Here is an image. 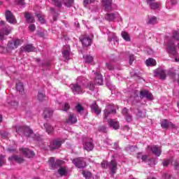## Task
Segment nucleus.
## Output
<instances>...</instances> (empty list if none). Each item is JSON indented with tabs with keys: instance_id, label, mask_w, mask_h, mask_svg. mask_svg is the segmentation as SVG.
<instances>
[{
	"instance_id": "obj_1",
	"label": "nucleus",
	"mask_w": 179,
	"mask_h": 179,
	"mask_svg": "<svg viewBox=\"0 0 179 179\" xmlns=\"http://www.w3.org/2000/svg\"><path fill=\"white\" fill-rule=\"evenodd\" d=\"M17 134L20 135H24V136H30L31 138H34L35 135L33 130L29 127L26 126H17L15 127Z\"/></svg>"
},
{
	"instance_id": "obj_2",
	"label": "nucleus",
	"mask_w": 179,
	"mask_h": 179,
	"mask_svg": "<svg viewBox=\"0 0 179 179\" xmlns=\"http://www.w3.org/2000/svg\"><path fill=\"white\" fill-rule=\"evenodd\" d=\"M80 79H82V78L79 77L77 80V83L70 85V87L74 94H82V93H85V91L83 90L85 85L83 83H80Z\"/></svg>"
},
{
	"instance_id": "obj_3",
	"label": "nucleus",
	"mask_w": 179,
	"mask_h": 179,
	"mask_svg": "<svg viewBox=\"0 0 179 179\" xmlns=\"http://www.w3.org/2000/svg\"><path fill=\"white\" fill-rule=\"evenodd\" d=\"M22 45V41L20 39H14L11 41H8L7 44V50L8 52H10V51L13 50H16L19 45Z\"/></svg>"
},
{
	"instance_id": "obj_4",
	"label": "nucleus",
	"mask_w": 179,
	"mask_h": 179,
	"mask_svg": "<svg viewBox=\"0 0 179 179\" xmlns=\"http://www.w3.org/2000/svg\"><path fill=\"white\" fill-rule=\"evenodd\" d=\"M167 74H169V72L163 69H157L154 71V76L159 78L162 80H164V79H166Z\"/></svg>"
},
{
	"instance_id": "obj_5",
	"label": "nucleus",
	"mask_w": 179,
	"mask_h": 179,
	"mask_svg": "<svg viewBox=\"0 0 179 179\" xmlns=\"http://www.w3.org/2000/svg\"><path fill=\"white\" fill-rule=\"evenodd\" d=\"M117 111L115 110V106L114 105H108L104 110L103 118L107 120L110 114H115Z\"/></svg>"
},
{
	"instance_id": "obj_6",
	"label": "nucleus",
	"mask_w": 179,
	"mask_h": 179,
	"mask_svg": "<svg viewBox=\"0 0 179 179\" xmlns=\"http://www.w3.org/2000/svg\"><path fill=\"white\" fill-rule=\"evenodd\" d=\"M6 20L8 23H10V24H15L16 23V18L15 17V15H13V13L10 12V10H7L5 13Z\"/></svg>"
},
{
	"instance_id": "obj_7",
	"label": "nucleus",
	"mask_w": 179,
	"mask_h": 179,
	"mask_svg": "<svg viewBox=\"0 0 179 179\" xmlns=\"http://www.w3.org/2000/svg\"><path fill=\"white\" fill-rule=\"evenodd\" d=\"M147 150H151L155 156H160L162 155V148L157 147V145H148L147 148Z\"/></svg>"
},
{
	"instance_id": "obj_8",
	"label": "nucleus",
	"mask_w": 179,
	"mask_h": 179,
	"mask_svg": "<svg viewBox=\"0 0 179 179\" xmlns=\"http://www.w3.org/2000/svg\"><path fill=\"white\" fill-rule=\"evenodd\" d=\"M73 164L78 169H83L86 167V162L83 160V158H77L73 160Z\"/></svg>"
},
{
	"instance_id": "obj_9",
	"label": "nucleus",
	"mask_w": 179,
	"mask_h": 179,
	"mask_svg": "<svg viewBox=\"0 0 179 179\" xmlns=\"http://www.w3.org/2000/svg\"><path fill=\"white\" fill-rule=\"evenodd\" d=\"M49 164L52 170H55L57 167H59L62 164V161L57 159L55 162V159L52 157L49 159Z\"/></svg>"
},
{
	"instance_id": "obj_10",
	"label": "nucleus",
	"mask_w": 179,
	"mask_h": 179,
	"mask_svg": "<svg viewBox=\"0 0 179 179\" xmlns=\"http://www.w3.org/2000/svg\"><path fill=\"white\" fill-rule=\"evenodd\" d=\"M64 142V140L59 138L54 140L50 145L51 150H55V149H59V147L62 146Z\"/></svg>"
},
{
	"instance_id": "obj_11",
	"label": "nucleus",
	"mask_w": 179,
	"mask_h": 179,
	"mask_svg": "<svg viewBox=\"0 0 179 179\" xmlns=\"http://www.w3.org/2000/svg\"><path fill=\"white\" fill-rule=\"evenodd\" d=\"M80 40L83 47H89L92 44V39L87 36H81Z\"/></svg>"
},
{
	"instance_id": "obj_12",
	"label": "nucleus",
	"mask_w": 179,
	"mask_h": 179,
	"mask_svg": "<svg viewBox=\"0 0 179 179\" xmlns=\"http://www.w3.org/2000/svg\"><path fill=\"white\" fill-rule=\"evenodd\" d=\"M140 97L143 99L144 97L147 99V100H152L153 94L147 90H142L140 92Z\"/></svg>"
},
{
	"instance_id": "obj_13",
	"label": "nucleus",
	"mask_w": 179,
	"mask_h": 179,
	"mask_svg": "<svg viewBox=\"0 0 179 179\" xmlns=\"http://www.w3.org/2000/svg\"><path fill=\"white\" fill-rule=\"evenodd\" d=\"M71 53V46L66 45L63 48L62 55L65 59H69V55Z\"/></svg>"
},
{
	"instance_id": "obj_14",
	"label": "nucleus",
	"mask_w": 179,
	"mask_h": 179,
	"mask_svg": "<svg viewBox=\"0 0 179 179\" xmlns=\"http://www.w3.org/2000/svg\"><path fill=\"white\" fill-rule=\"evenodd\" d=\"M102 3L105 8V10H106L107 12L113 9V7L111 6L113 3V0H102Z\"/></svg>"
},
{
	"instance_id": "obj_15",
	"label": "nucleus",
	"mask_w": 179,
	"mask_h": 179,
	"mask_svg": "<svg viewBox=\"0 0 179 179\" xmlns=\"http://www.w3.org/2000/svg\"><path fill=\"white\" fill-rule=\"evenodd\" d=\"M20 150L26 156V157H28V159H30L31 157H34V152L27 148H21Z\"/></svg>"
},
{
	"instance_id": "obj_16",
	"label": "nucleus",
	"mask_w": 179,
	"mask_h": 179,
	"mask_svg": "<svg viewBox=\"0 0 179 179\" xmlns=\"http://www.w3.org/2000/svg\"><path fill=\"white\" fill-rule=\"evenodd\" d=\"M108 169L111 171L112 174H115L117 171V162L112 160L109 162Z\"/></svg>"
},
{
	"instance_id": "obj_17",
	"label": "nucleus",
	"mask_w": 179,
	"mask_h": 179,
	"mask_svg": "<svg viewBox=\"0 0 179 179\" xmlns=\"http://www.w3.org/2000/svg\"><path fill=\"white\" fill-rule=\"evenodd\" d=\"M122 114H123L127 122H131V121H132V115L129 114L128 109H127L126 108H123V110H122Z\"/></svg>"
},
{
	"instance_id": "obj_18",
	"label": "nucleus",
	"mask_w": 179,
	"mask_h": 179,
	"mask_svg": "<svg viewBox=\"0 0 179 179\" xmlns=\"http://www.w3.org/2000/svg\"><path fill=\"white\" fill-rule=\"evenodd\" d=\"M68 124H76L78 122V119L73 113H70L66 120Z\"/></svg>"
},
{
	"instance_id": "obj_19",
	"label": "nucleus",
	"mask_w": 179,
	"mask_h": 179,
	"mask_svg": "<svg viewBox=\"0 0 179 179\" xmlns=\"http://www.w3.org/2000/svg\"><path fill=\"white\" fill-rule=\"evenodd\" d=\"M93 143H92V141L87 140L84 143V149L85 150H87V152H90V150H93Z\"/></svg>"
},
{
	"instance_id": "obj_20",
	"label": "nucleus",
	"mask_w": 179,
	"mask_h": 179,
	"mask_svg": "<svg viewBox=\"0 0 179 179\" xmlns=\"http://www.w3.org/2000/svg\"><path fill=\"white\" fill-rule=\"evenodd\" d=\"M94 75H95V83L99 85H103V76H101L99 73H94Z\"/></svg>"
},
{
	"instance_id": "obj_21",
	"label": "nucleus",
	"mask_w": 179,
	"mask_h": 179,
	"mask_svg": "<svg viewBox=\"0 0 179 179\" xmlns=\"http://www.w3.org/2000/svg\"><path fill=\"white\" fill-rule=\"evenodd\" d=\"M91 109L92 110V111H94V113H95V114H96V115H99L101 113V109L99 108V106H97L96 102H94L91 105Z\"/></svg>"
},
{
	"instance_id": "obj_22",
	"label": "nucleus",
	"mask_w": 179,
	"mask_h": 179,
	"mask_svg": "<svg viewBox=\"0 0 179 179\" xmlns=\"http://www.w3.org/2000/svg\"><path fill=\"white\" fill-rule=\"evenodd\" d=\"M117 16H118V13H107L105 16V19L108 20V22H113Z\"/></svg>"
},
{
	"instance_id": "obj_23",
	"label": "nucleus",
	"mask_w": 179,
	"mask_h": 179,
	"mask_svg": "<svg viewBox=\"0 0 179 179\" xmlns=\"http://www.w3.org/2000/svg\"><path fill=\"white\" fill-rule=\"evenodd\" d=\"M44 127L46 130V132L49 134L51 135V134H54V127L50 124V123H45L44 124Z\"/></svg>"
},
{
	"instance_id": "obj_24",
	"label": "nucleus",
	"mask_w": 179,
	"mask_h": 179,
	"mask_svg": "<svg viewBox=\"0 0 179 179\" xmlns=\"http://www.w3.org/2000/svg\"><path fill=\"white\" fill-rule=\"evenodd\" d=\"M107 34L108 35V41L109 42L113 41V40H115L116 42H118V38H117V36L114 32H107Z\"/></svg>"
},
{
	"instance_id": "obj_25",
	"label": "nucleus",
	"mask_w": 179,
	"mask_h": 179,
	"mask_svg": "<svg viewBox=\"0 0 179 179\" xmlns=\"http://www.w3.org/2000/svg\"><path fill=\"white\" fill-rule=\"evenodd\" d=\"M148 5L150 8V9H153V10L159 9V8H160V3L156 2L155 1L148 3Z\"/></svg>"
},
{
	"instance_id": "obj_26",
	"label": "nucleus",
	"mask_w": 179,
	"mask_h": 179,
	"mask_svg": "<svg viewBox=\"0 0 179 179\" xmlns=\"http://www.w3.org/2000/svg\"><path fill=\"white\" fill-rule=\"evenodd\" d=\"M108 124L113 129H118L120 128V123L114 120H110Z\"/></svg>"
},
{
	"instance_id": "obj_27",
	"label": "nucleus",
	"mask_w": 179,
	"mask_h": 179,
	"mask_svg": "<svg viewBox=\"0 0 179 179\" xmlns=\"http://www.w3.org/2000/svg\"><path fill=\"white\" fill-rule=\"evenodd\" d=\"M12 28H10V27H6L1 29V31L0 33L3 35V36H8V34H10Z\"/></svg>"
},
{
	"instance_id": "obj_28",
	"label": "nucleus",
	"mask_w": 179,
	"mask_h": 179,
	"mask_svg": "<svg viewBox=\"0 0 179 179\" xmlns=\"http://www.w3.org/2000/svg\"><path fill=\"white\" fill-rule=\"evenodd\" d=\"M9 160H14V162H17V163H23L24 159H23V157H19L17 155L13 156L11 157L8 158Z\"/></svg>"
},
{
	"instance_id": "obj_29",
	"label": "nucleus",
	"mask_w": 179,
	"mask_h": 179,
	"mask_svg": "<svg viewBox=\"0 0 179 179\" xmlns=\"http://www.w3.org/2000/svg\"><path fill=\"white\" fill-rule=\"evenodd\" d=\"M52 115V110L50 108H45L43 111L44 118H50Z\"/></svg>"
},
{
	"instance_id": "obj_30",
	"label": "nucleus",
	"mask_w": 179,
	"mask_h": 179,
	"mask_svg": "<svg viewBox=\"0 0 179 179\" xmlns=\"http://www.w3.org/2000/svg\"><path fill=\"white\" fill-rule=\"evenodd\" d=\"M16 90L20 93V94H23L24 93V88L23 87V83H18L16 84Z\"/></svg>"
},
{
	"instance_id": "obj_31",
	"label": "nucleus",
	"mask_w": 179,
	"mask_h": 179,
	"mask_svg": "<svg viewBox=\"0 0 179 179\" xmlns=\"http://www.w3.org/2000/svg\"><path fill=\"white\" fill-rule=\"evenodd\" d=\"M24 16H25V19H26V21L27 22V23H34V17H33V16H31V14H30L29 13H26Z\"/></svg>"
},
{
	"instance_id": "obj_32",
	"label": "nucleus",
	"mask_w": 179,
	"mask_h": 179,
	"mask_svg": "<svg viewBox=\"0 0 179 179\" xmlns=\"http://www.w3.org/2000/svg\"><path fill=\"white\" fill-rule=\"evenodd\" d=\"M145 65H147V66H155L156 65V60L152 58L148 59L145 61Z\"/></svg>"
},
{
	"instance_id": "obj_33",
	"label": "nucleus",
	"mask_w": 179,
	"mask_h": 179,
	"mask_svg": "<svg viewBox=\"0 0 179 179\" xmlns=\"http://www.w3.org/2000/svg\"><path fill=\"white\" fill-rule=\"evenodd\" d=\"M23 48L27 52H32L36 50V48H34L33 45H27L24 46Z\"/></svg>"
},
{
	"instance_id": "obj_34",
	"label": "nucleus",
	"mask_w": 179,
	"mask_h": 179,
	"mask_svg": "<svg viewBox=\"0 0 179 179\" xmlns=\"http://www.w3.org/2000/svg\"><path fill=\"white\" fill-rule=\"evenodd\" d=\"M85 64H93V57L90 55H86L83 57Z\"/></svg>"
},
{
	"instance_id": "obj_35",
	"label": "nucleus",
	"mask_w": 179,
	"mask_h": 179,
	"mask_svg": "<svg viewBox=\"0 0 179 179\" xmlns=\"http://www.w3.org/2000/svg\"><path fill=\"white\" fill-rule=\"evenodd\" d=\"M82 174L85 179H90L92 177V173L89 171H83Z\"/></svg>"
},
{
	"instance_id": "obj_36",
	"label": "nucleus",
	"mask_w": 179,
	"mask_h": 179,
	"mask_svg": "<svg viewBox=\"0 0 179 179\" xmlns=\"http://www.w3.org/2000/svg\"><path fill=\"white\" fill-rule=\"evenodd\" d=\"M171 125V124L169 123V121H167V120H163L161 122V127L164 129H167V128H169V127H170Z\"/></svg>"
},
{
	"instance_id": "obj_37",
	"label": "nucleus",
	"mask_w": 179,
	"mask_h": 179,
	"mask_svg": "<svg viewBox=\"0 0 179 179\" xmlns=\"http://www.w3.org/2000/svg\"><path fill=\"white\" fill-rule=\"evenodd\" d=\"M62 3L65 6H67V8H71L73 3V0H62Z\"/></svg>"
},
{
	"instance_id": "obj_38",
	"label": "nucleus",
	"mask_w": 179,
	"mask_h": 179,
	"mask_svg": "<svg viewBox=\"0 0 179 179\" xmlns=\"http://www.w3.org/2000/svg\"><path fill=\"white\" fill-rule=\"evenodd\" d=\"M156 23H157V18L155 16L150 17L148 19V24H156Z\"/></svg>"
},
{
	"instance_id": "obj_39",
	"label": "nucleus",
	"mask_w": 179,
	"mask_h": 179,
	"mask_svg": "<svg viewBox=\"0 0 179 179\" xmlns=\"http://www.w3.org/2000/svg\"><path fill=\"white\" fill-rule=\"evenodd\" d=\"M57 173H59V176H66L68 173V171H66V169L62 167L58 171Z\"/></svg>"
},
{
	"instance_id": "obj_40",
	"label": "nucleus",
	"mask_w": 179,
	"mask_h": 179,
	"mask_svg": "<svg viewBox=\"0 0 179 179\" xmlns=\"http://www.w3.org/2000/svg\"><path fill=\"white\" fill-rule=\"evenodd\" d=\"M121 34H122V38H124L125 41H131V38L129 37V35L128 34V33L125 31H122Z\"/></svg>"
},
{
	"instance_id": "obj_41",
	"label": "nucleus",
	"mask_w": 179,
	"mask_h": 179,
	"mask_svg": "<svg viewBox=\"0 0 179 179\" xmlns=\"http://www.w3.org/2000/svg\"><path fill=\"white\" fill-rule=\"evenodd\" d=\"M136 118H143L145 117V113L142 112V110L138 109L137 111L135 113Z\"/></svg>"
},
{
	"instance_id": "obj_42",
	"label": "nucleus",
	"mask_w": 179,
	"mask_h": 179,
	"mask_svg": "<svg viewBox=\"0 0 179 179\" xmlns=\"http://www.w3.org/2000/svg\"><path fill=\"white\" fill-rule=\"evenodd\" d=\"M52 3H54L55 6L57 8H61L62 6V3L59 1V0H52Z\"/></svg>"
},
{
	"instance_id": "obj_43",
	"label": "nucleus",
	"mask_w": 179,
	"mask_h": 179,
	"mask_svg": "<svg viewBox=\"0 0 179 179\" xmlns=\"http://www.w3.org/2000/svg\"><path fill=\"white\" fill-rule=\"evenodd\" d=\"M101 166L103 169H108L109 162L107 161H103L101 164Z\"/></svg>"
},
{
	"instance_id": "obj_44",
	"label": "nucleus",
	"mask_w": 179,
	"mask_h": 179,
	"mask_svg": "<svg viewBox=\"0 0 179 179\" xmlns=\"http://www.w3.org/2000/svg\"><path fill=\"white\" fill-rule=\"evenodd\" d=\"M0 52L1 54H6V52H9V50H8V48H6L3 46H0Z\"/></svg>"
},
{
	"instance_id": "obj_45",
	"label": "nucleus",
	"mask_w": 179,
	"mask_h": 179,
	"mask_svg": "<svg viewBox=\"0 0 179 179\" xmlns=\"http://www.w3.org/2000/svg\"><path fill=\"white\" fill-rule=\"evenodd\" d=\"M45 96H44V94L41 93V92H38V100H39V101H43V100H44V98Z\"/></svg>"
},
{
	"instance_id": "obj_46",
	"label": "nucleus",
	"mask_w": 179,
	"mask_h": 179,
	"mask_svg": "<svg viewBox=\"0 0 179 179\" xmlns=\"http://www.w3.org/2000/svg\"><path fill=\"white\" fill-rule=\"evenodd\" d=\"M135 61V56L134 55H130L129 58V65H132V62Z\"/></svg>"
},
{
	"instance_id": "obj_47",
	"label": "nucleus",
	"mask_w": 179,
	"mask_h": 179,
	"mask_svg": "<svg viewBox=\"0 0 179 179\" xmlns=\"http://www.w3.org/2000/svg\"><path fill=\"white\" fill-rule=\"evenodd\" d=\"M94 1L95 0H84V6H87L89 3H94Z\"/></svg>"
},
{
	"instance_id": "obj_48",
	"label": "nucleus",
	"mask_w": 179,
	"mask_h": 179,
	"mask_svg": "<svg viewBox=\"0 0 179 179\" xmlns=\"http://www.w3.org/2000/svg\"><path fill=\"white\" fill-rule=\"evenodd\" d=\"M76 108L78 113H82V111H83V107L80 104H78Z\"/></svg>"
},
{
	"instance_id": "obj_49",
	"label": "nucleus",
	"mask_w": 179,
	"mask_h": 179,
	"mask_svg": "<svg viewBox=\"0 0 179 179\" xmlns=\"http://www.w3.org/2000/svg\"><path fill=\"white\" fill-rule=\"evenodd\" d=\"M106 85L110 90H115V86L113 85L110 83H107Z\"/></svg>"
},
{
	"instance_id": "obj_50",
	"label": "nucleus",
	"mask_w": 179,
	"mask_h": 179,
	"mask_svg": "<svg viewBox=\"0 0 179 179\" xmlns=\"http://www.w3.org/2000/svg\"><path fill=\"white\" fill-rule=\"evenodd\" d=\"M106 68L109 71H113L114 69V66H113V64L111 63H106Z\"/></svg>"
},
{
	"instance_id": "obj_51",
	"label": "nucleus",
	"mask_w": 179,
	"mask_h": 179,
	"mask_svg": "<svg viewBox=\"0 0 179 179\" xmlns=\"http://www.w3.org/2000/svg\"><path fill=\"white\" fill-rule=\"evenodd\" d=\"M172 164H173V166L175 167V169H176V170H178L179 166H178V162L177 161H173V162H172Z\"/></svg>"
},
{
	"instance_id": "obj_52",
	"label": "nucleus",
	"mask_w": 179,
	"mask_h": 179,
	"mask_svg": "<svg viewBox=\"0 0 179 179\" xmlns=\"http://www.w3.org/2000/svg\"><path fill=\"white\" fill-rule=\"evenodd\" d=\"M162 164H163L164 167H167V166H169V164H170V161L169 159H165L162 162Z\"/></svg>"
},
{
	"instance_id": "obj_53",
	"label": "nucleus",
	"mask_w": 179,
	"mask_h": 179,
	"mask_svg": "<svg viewBox=\"0 0 179 179\" xmlns=\"http://www.w3.org/2000/svg\"><path fill=\"white\" fill-rule=\"evenodd\" d=\"M29 29L30 31H34V30H36V25H34V24H31L29 26Z\"/></svg>"
},
{
	"instance_id": "obj_54",
	"label": "nucleus",
	"mask_w": 179,
	"mask_h": 179,
	"mask_svg": "<svg viewBox=\"0 0 179 179\" xmlns=\"http://www.w3.org/2000/svg\"><path fill=\"white\" fill-rule=\"evenodd\" d=\"M36 16H37L39 22H41V23H44V18H43V17H41V15L37 14Z\"/></svg>"
},
{
	"instance_id": "obj_55",
	"label": "nucleus",
	"mask_w": 179,
	"mask_h": 179,
	"mask_svg": "<svg viewBox=\"0 0 179 179\" xmlns=\"http://www.w3.org/2000/svg\"><path fill=\"white\" fill-rule=\"evenodd\" d=\"M87 87L92 91L94 90V85L92 83L88 84Z\"/></svg>"
},
{
	"instance_id": "obj_56",
	"label": "nucleus",
	"mask_w": 179,
	"mask_h": 179,
	"mask_svg": "<svg viewBox=\"0 0 179 179\" xmlns=\"http://www.w3.org/2000/svg\"><path fill=\"white\" fill-rule=\"evenodd\" d=\"M4 157H5V156H3V155L0 156V166H2V164H3V163H5V160L3 159Z\"/></svg>"
},
{
	"instance_id": "obj_57",
	"label": "nucleus",
	"mask_w": 179,
	"mask_h": 179,
	"mask_svg": "<svg viewBox=\"0 0 179 179\" xmlns=\"http://www.w3.org/2000/svg\"><path fill=\"white\" fill-rule=\"evenodd\" d=\"M163 178L164 179H171V176H170V174H169V173H165L163 176Z\"/></svg>"
},
{
	"instance_id": "obj_58",
	"label": "nucleus",
	"mask_w": 179,
	"mask_h": 179,
	"mask_svg": "<svg viewBox=\"0 0 179 179\" xmlns=\"http://www.w3.org/2000/svg\"><path fill=\"white\" fill-rule=\"evenodd\" d=\"M69 108H70L69 103H65L64 107L63 108V110L66 111Z\"/></svg>"
},
{
	"instance_id": "obj_59",
	"label": "nucleus",
	"mask_w": 179,
	"mask_h": 179,
	"mask_svg": "<svg viewBox=\"0 0 179 179\" xmlns=\"http://www.w3.org/2000/svg\"><path fill=\"white\" fill-rule=\"evenodd\" d=\"M18 103L16 101H12L10 103V106H13V107H17Z\"/></svg>"
},
{
	"instance_id": "obj_60",
	"label": "nucleus",
	"mask_w": 179,
	"mask_h": 179,
	"mask_svg": "<svg viewBox=\"0 0 179 179\" xmlns=\"http://www.w3.org/2000/svg\"><path fill=\"white\" fill-rule=\"evenodd\" d=\"M100 131H101L102 132H107V128H106V127L102 126L99 128Z\"/></svg>"
},
{
	"instance_id": "obj_61",
	"label": "nucleus",
	"mask_w": 179,
	"mask_h": 179,
	"mask_svg": "<svg viewBox=\"0 0 179 179\" xmlns=\"http://www.w3.org/2000/svg\"><path fill=\"white\" fill-rule=\"evenodd\" d=\"M18 4H20L21 6H24V0H19Z\"/></svg>"
},
{
	"instance_id": "obj_62",
	"label": "nucleus",
	"mask_w": 179,
	"mask_h": 179,
	"mask_svg": "<svg viewBox=\"0 0 179 179\" xmlns=\"http://www.w3.org/2000/svg\"><path fill=\"white\" fill-rule=\"evenodd\" d=\"M141 159L143 162H146V160H148V155H143Z\"/></svg>"
},
{
	"instance_id": "obj_63",
	"label": "nucleus",
	"mask_w": 179,
	"mask_h": 179,
	"mask_svg": "<svg viewBox=\"0 0 179 179\" xmlns=\"http://www.w3.org/2000/svg\"><path fill=\"white\" fill-rule=\"evenodd\" d=\"M142 156H143V155H142V153H138V155H137V157H138V159H142Z\"/></svg>"
},
{
	"instance_id": "obj_64",
	"label": "nucleus",
	"mask_w": 179,
	"mask_h": 179,
	"mask_svg": "<svg viewBox=\"0 0 179 179\" xmlns=\"http://www.w3.org/2000/svg\"><path fill=\"white\" fill-rule=\"evenodd\" d=\"M171 5H176V0H171Z\"/></svg>"
}]
</instances>
